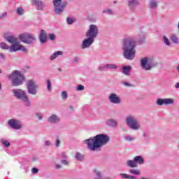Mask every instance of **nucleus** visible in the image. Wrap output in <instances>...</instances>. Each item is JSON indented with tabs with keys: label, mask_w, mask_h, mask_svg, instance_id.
<instances>
[{
	"label": "nucleus",
	"mask_w": 179,
	"mask_h": 179,
	"mask_svg": "<svg viewBox=\"0 0 179 179\" xmlns=\"http://www.w3.org/2000/svg\"><path fill=\"white\" fill-rule=\"evenodd\" d=\"M33 4L36 5L38 10H43L45 8V4L41 0H33Z\"/></svg>",
	"instance_id": "obj_17"
},
{
	"label": "nucleus",
	"mask_w": 179,
	"mask_h": 179,
	"mask_svg": "<svg viewBox=\"0 0 179 179\" xmlns=\"http://www.w3.org/2000/svg\"><path fill=\"white\" fill-rule=\"evenodd\" d=\"M0 73H2V71L0 69Z\"/></svg>",
	"instance_id": "obj_57"
},
{
	"label": "nucleus",
	"mask_w": 179,
	"mask_h": 179,
	"mask_svg": "<svg viewBox=\"0 0 179 179\" xmlns=\"http://www.w3.org/2000/svg\"><path fill=\"white\" fill-rule=\"evenodd\" d=\"M58 55H62V52L61 51H57L55 52L51 57H50V59H55Z\"/></svg>",
	"instance_id": "obj_21"
},
{
	"label": "nucleus",
	"mask_w": 179,
	"mask_h": 179,
	"mask_svg": "<svg viewBox=\"0 0 179 179\" xmlns=\"http://www.w3.org/2000/svg\"><path fill=\"white\" fill-rule=\"evenodd\" d=\"M50 144H51V143H50V141H45V145L46 146H50Z\"/></svg>",
	"instance_id": "obj_46"
},
{
	"label": "nucleus",
	"mask_w": 179,
	"mask_h": 179,
	"mask_svg": "<svg viewBox=\"0 0 179 179\" xmlns=\"http://www.w3.org/2000/svg\"><path fill=\"white\" fill-rule=\"evenodd\" d=\"M13 93L14 96L18 99V100H21L26 103V106H30V101L29 100V97L26 92L20 89L18 90H13Z\"/></svg>",
	"instance_id": "obj_5"
},
{
	"label": "nucleus",
	"mask_w": 179,
	"mask_h": 179,
	"mask_svg": "<svg viewBox=\"0 0 179 179\" xmlns=\"http://www.w3.org/2000/svg\"><path fill=\"white\" fill-rule=\"evenodd\" d=\"M61 157H62L63 159H66V154H65V153H62Z\"/></svg>",
	"instance_id": "obj_42"
},
{
	"label": "nucleus",
	"mask_w": 179,
	"mask_h": 179,
	"mask_svg": "<svg viewBox=\"0 0 179 179\" xmlns=\"http://www.w3.org/2000/svg\"><path fill=\"white\" fill-rule=\"evenodd\" d=\"M60 143H61V142L58 139H57L56 143H55L56 147L58 148V146H59Z\"/></svg>",
	"instance_id": "obj_41"
},
{
	"label": "nucleus",
	"mask_w": 179,
	"mask_h": 179,
	"mask_svg": "<svg viewBox=\"0 0 179 179\" xmlns=\"http://www.w3.org/2000/svg\"><path fill=\"white\" fill-rule=\"evenodd\" d=\"M138 164H143L145 163V159L142 157V156H136L133 160H128L127 162V165L128 167H131V169H135L138 167Z\"/></svg>",
	"instance_id": "obj_7"
},
{
	"label": "nucleus",
	"mask_w": 179,
	"mask_h": 179,
	"mask_svg": "<svg viewBox=\"0 0 179 179\" xmlns=\"http://www.w3.org/2000/svg\"><path fill=\"white\" fill-rule=\"evenodd\" d=\"M70 108L72 109V106H70Z\"/></svg>",
	"instance_id": "obj_58"
},
{
	"label": "nucleus",
	"mask_w": 179,
	"mask_h": 179,
	"mask_svg": "<svg viewBox=\"0 0 179 179\" xmlns=\"http://www.w3.org/2000/svg\"><path fill=\"white\" fill-rule=\"evenodd\" d=\"M31 171L34 174H36V173H38V169L37 168H32Z\"/></svg>",
	"instance_id": "obj_39"
},
{
	"label": "nucleus",
	"mask_w": 179,
	"mask_h": 179,
	"mask_svg": "<svg viewBox=\"0 0 179 179\" xmlns=\"http://www.w3.org/2000/svg\"><path fill=\"white\" fill-rule=\"evenodd\" d=\"M177 69H178V71L179 72V66H178Z\"/></svg>",
	"instance_id": "obj_56"
},
{
	"label": "nucleus",
	"mask_w": 179,
	"mask_h": 179,
	"mask_svg": "<svg viewBox=\"0 0 179 179\" xmlns=\"http://www.w3.org/2000/svg\"><path fill=\"white\" fill-rule=\"evenodd\" d=\"M99 69H100L101 71H104V69H106V65H105V66H100V67H99Z\"/></svg>",
	"instance_id": "obj_43"
},
{
	"label": "nucleus",
	"mask_w": 179,
	"mask_h": 179,
	"mask_svg": "<svg viewBox=\"0 0 179 179\" xmlns=\"http://www.w3.org/2000/svg\"><path fill=\"white\" fill-rule=\"evenodd\" d=\"M62 98L63 99V100L68 99V94L66 93V92L63 91L62 92Z\"/></svg>",
	"instance_id": "obj_31"
},
{
	"label": "nucleus",
	"mask_w": 179,
	"mask_h": 179,
	"mask_svg": "<svg viewBox=\"0 0 179 179\" xmlns=\"http://www.w3.org/2000/svg\"><path fill=\"white\" fill-rule=\"evenodd\" d=\"M171 41L173 42V43H178V37L176 36V35H172L171 36Z\"/></svg>",
	"instance_id": "obj_30"
},
{
	"label": "nucleus",
	"mask_w": 179,
	"mask_h": 179,
	"mask_svg": "<svg viewBox=\"0 0 179 179\" xmlns=\"http://www.w3.org/2000/svg\"><path fill=\"white\" fill-rule=\"evenodd\" d=\"M20 40L25 44H31L36 38L31 34H22L19 36Z\"/></svg>",
	"instance_id": "obj_9"
},
{
	"label": "nucleus",
	"mask_w": 179,
	"mask_h": 179,
	"mask_svg": "<svg viewBox=\"0 0 179 179\" xmlns=\"http://www.w3.org/2000/svg\"><path fill=\"white\" fill-rule=\"evenodd\" d=\"M39 40L42 44H45V43H47V32H45L44 29H42L41 31Z\"/></svg>",
	"instance_id": "obj_18"
},
{
	"label": "nucleus",
	"mask_w": 179,
	"mask_h": 179,
	"mask_svg": "<svg viewBox=\"0 0 179 179\" xmlns=\"http://www.w3.org/2000/svg\"><path fill=\"white\" fill-rule=\"evenodd\" d=\"M150 7L151 8H157V3L156 1H151L150 3Z\"/></svg>",
	"instance_id": "obj_33"
},
{
	"label": "nucleus",
	"mask_w": 179,
	"mask_h": 179,
	"mask_svg": "<svg viewBox=\"0 0 179 179\" xmlns=\"http://www.w3.org/2000/svg\"><path fill=\"white\" fill-rule=\"evenodd\" d=\"M5 16H6V14H2L1 15H0V19H3Z\"/></svg>",
	"instance_id": "obj_49"
},
{
	"label": "nucleus",
	"mask_w": 179,
	"mask_h": 179,
	"mask_svg": "<svg viewBox=\"0 0 179 179\" xmlns=\"http://www.w3.org/2000/svg\"><path fill=\"white\" fill-rule=\"evenodd\" d=\"M49 38L50 40H55V35L52 34H49Z\"/></svg>",
	"instance_id": "obj_38"
},
{
	"label": "nucleus",
	"mask_w": 179,
	"mask_h": 179,
	"mask_svg": "<svg viewBox=\"0 0 179 179\" xmlns=\"http://www.w3.org/2000/svg\"><path fill=\"white\" fill-rule=\"evenodd\" d=\"M141 66L143 69H145V71H150L152 66L150 64L148 63V57H144L141 59Z\"/></svg>",
	"instance_id": "obj_16"
},
{
	"label": "nucleus",
	"mask_w": 179,
	"mask_h": 179,
	"mask_svg": "<svg viewBox=\"0 0 179 179\" xmlns=\"http://www.w3.org/2000/svg\"><path fill=\"white\" fill-rule=\"evenodd\" d=\"M124 139L125 141H127V142H131V141H135V138L131 136H126Z\"/></svg>",
	"instance_id": "obj_32"
},
{
	"label": "nucleus",
	"mask_w": 179,
	"mask_h": 179,
	"mask_svg": "<svg viewBox=\"0 0 179 179\" xmlns=\"http://www.w3.org/2000/svg\"><path fill=\"white\" fill-rule=\"evenodd\" d=\"M99 34V27L94 24H91L89 27L88 31L86 33V37H90L94 40Z\"/></svg>",
	"instance_id": "obj_8"
},
{
	"label": "nucleus",
	"mask_w": 179,
	"mask_h": 179,
	"mask_svg": "<svg viewBox=\"0 0 179 179\" xmlns=\"http://www.w3.org/2000/svg\"><path fill=\"white\" fill-rule=\"evenodd\" d=\"M164 41L166 45H170V41H169V38H167L166 36H164Z\"/></svg>",
	"instance_id": "obj_35"
},
{
	"label": "nucleus",
	"mask_w": 179,
	"mask_h": 179,
	"mask_svg": "<svg viewBox=\"0 0 179 179\" xmlns=\"http://www.w3.org/2000/svg\"><path fill=\"white\" fill-rule=\"evenodd\" d=\"M127 124L131 129H139V123H138L136 119L132 116H129L127 118Z\"/></svg>",
	"instance_id": "obj_10"
},
{
	"label": "nucleus",
	"mask_w": 179,
	"mask_h": 179,
	"mask_svg": "<svg viewBox=\"0 0 179 179\" xmlns=\"http://www.w3.org/2000/svg\"><path fill=\"white\" fill-rule=\"evenodd\" d=\"M122 69H123V73L124 75H129V72H131V69H132V68L130 66H123L122 67Z\"/></svg>",
	"instance_id": "obj_20"
},
{
	"label": "nucleus",
	"mask_w": 179,
	"mask_h": 179,
	"mask_svg": "<svg viewBox=\"0 0 179 179\" xmlns=\"http://www.w3.org/2000/svg\"><path fill=\"white\" fill-rule=\"evenodd\" d=\"M8 124L13 129H20L22 128V123L19 120L10 119L8 122Z\"/></svg>",
	"instance_id": "obj_12"
},
{
	"label": "nucleus",
	"mask_w": 179,
	"mask_h": 179,
	"mask_svg": "<svg viewBox=\"0 0 179 179\" xmlns=\"http://www.w3.org/2000/svg\"><path fill=\"white\" fill-rule=\"evenodd\" d=\"M77 90L78 92H81L82 90H85V87L82 85H79L78 87H77Z\"/></svg>",
	"instance_id": "obj_34"
},
{
	"label": "nucleus",
	"mask_w": 179,
	"mask_h": 179,
	"mask_svg": "<svg viewBox=\"0 0 179 179\" xmlns=\"http://www.w3.org/2000/svg\"><path fill=\"white\" fill-rule=\"evenodd\" d=\"M173 103H174V99H159L157 101V104H158V106H163V104H173Z\"/></svg>",
	"instance_id": "obj_14"
},
{
	"label": "nucleus",
	"mask_w": 179,
	"mask_h": 179,
	"mask_svg": "<svg viewBox=\"0 0 179 179\" xmlns=\"http://www.w3.org/2000/svg\"><path fill=\"white\" fill-rule=\"evenodd\" d=\"M1 143L6 147L9 148L10 146V143L7 140H1Z\"/></svg>",
	"instance_id": "obj_28"
},
{
	"label": "nucleus",
	"mask_w": 179,
	"mask_h": 179,
	"mask_svg": "<svg viewBox=\"0 0 179 179\" xmlns=\"http://www.w3.org/2000/svg\"><path fill=\"white\" fill-rule=\"evenodd\" d=\"M67 23H69V24H72L73 23V20L72 18H67Z\"/></svg>",
	"instance_id": "obj_37"
},
{
	"label": "nucleus",
	"mask_w": 179,
	"mask_h": 179,
	"mask_svg": "<svg viewBox=\"0 0 179 179\" xmlns=\"http://www.w3.org/2000/svg\"><path fill=\"white\" fill-rule=\"evenodd\" d=\"M56 167L57 170H59V169H62V166L59 165V164H56Z\"/></svg>",
	"instance_id": "obj_45"
},
{
	"label": "nucleus",
	"mask_w": 179,
	"mask_h": 179,
	"mask_svg": "<svg viewBox=\"0 0 179 179\" xmlns=\"http://www.w3.org/2000/svg\"><path fill=\"white\" fill-rule=\"evenodd\" d=\"M8 78L9 80H11L13 86H20L23 85V81L24 80V76L18 71H13Z\"/></svg>",
	"instance_id": "obj_4"
},
{
	"label": "nucleus",
	"mask_w": 179,
	"mask_h": 179,
	"mask_svg": "<svg viewBox=\"0 0 179 179\" xmlns=\"http://www.w3.org/2000/svg\"><path fill=\"white\" fill-rule=\"evenodd\" d=\"M36 116H37V117L38 118V120H42V117H41V115H38V114H36Z\"/></svg>",
	"instance_id": "obj_52"
},
{
	"label": "nucleus",
	"mask_w": 179,
	"mask_h": 179,
	"mask_svg": "<svg viewBox=\"0 0 179 179\" xmlns=\"http://www.w3.org/2000/svg\"><path fill=\"white\" fill-rule=\"evenodd\" d=\"M123 50V55L126 59H134L135 58V41L132 38L124 39Z\"/></svg>",
	"instance_id": "obj_2"
},
{
	"label": "nucleus",
	"mask_w": 179,
	"mask_h": 179,
	"mask_svg": "<svg viewBox=\"0 0 179 179\" xmlns=\"http://www.w3.org/2000/svg\"><path fill=\"white\" fill-rule=\"evenodd\" d=\"M0 57L1 58H2V59H5V56L3 55V54L0 53Z\"/></svg>",
	"instance_id": "obj_50"
},
{
	"label": "nucleus",
	"mask_w": 179,
	"mask_h": 179,
	"mask_svg": "<svg viewBox=\"0 0 179 179\" xmlns=\"http://www.w3.org/2000/svg\"><path fill=\"white\" fill-rule=\"evenodd\" d=\"M0 90H1V83H0Z\"/></svg>",
	"instance_id": "obj_59"
},
{
	"label": "nucleus",
	"mask_w": 179,
	"mask_h": 179,
	"mask_svg": "<svg viewBox=\"0 0 179 179\" xmlns=\"http://www.w3.org/2000/svg\"><path fill=\"white\" fill-rule=\"evenodd\" d=\"M93 43H94V39L87 37V38H85L82 43V48L83 50H85V48H89V47L93 44Z\"/></svg>",
	"instance_id": "obj_13"
},
{
	"label": "nucleus",
	"mask_w": 179,
	"mask_h": 179,
	"mask_svg": "<svg viewBox=\"0 0 179 179\" xmlns=\"http://www.w3.org/2000/svg\"><path fill=\"white\" fill-rule=\"evenodd\" d=\"M37 87H38V86L36 85L34 81L30 80L27 82V89L29 94H32L33 96L36 95L37 93Z\"/></svg>",
	"instance_id": "obj_11"
},
{
	"label": "nucleus",
	"mask_w": 179,
	"mask_h": 179,
	"mask_svg": "<svg viewBox=\"0 0 179 179\" xmlns=\"http://www.w3.org/2000/svg\"><path fill=\"white\" fill-rule=\"evenodd\" d=\"M0 47L2 48V50H9V48H10V47H8L5 43H0Z\"/></svg>",
	"instance_id": "obj_26"
},
{
	"label": "nucleus",
	"mask_w": 179,
	"mask_h": 179,
	"mask_svg": "<svg viewBox=\"0 0 179 179\" xmlns=\"http://www.w3.org/2000/svg\"><path fill=\"white\" fill-rule=\"evenodd\" d=\"M62 164H65L66 166L68 165V162H66V160H62Z\"/></svg>",
	"instance_id": "obj_44"
},
{
	"label": "nucleus",
	"mask_w": 179,
	"mask_h": 179,
	"mask_svg": "<svg viewBox=\"0 0 179 179\" xmlns=\"http://www.w3.org/2000/svg\"><path fill=\"white\" fill-rule=\"evenodd\" d=\"M94 173H95V174H96V177L98 178H100V172H99L98 171H94Z\"/></svg>",
	"instance_id": "obj_40"
},
{
	"label": "nucleus",
	"mask_w": 179,
	"mask_h": 179,
	"mask_svg": "<svg viewBox=\"0 0 179 179\" xmlns=\"http://www.w3.org/2000/svg\"><path fill=\"white\" fill-rule=\"evenodd\" d=\"M6 40L12 44L9 48L10 52H16V51H23L24 52H27V48L20 45V42L17 41L15 36H5Z\"/></svg>",
	"instance_id": "obj_3"
},
{
	"label": "nucleus",
	"mask_w": 179,
	"mask_h": 179,
	"mask_svg": "<svg viewBox=\"0 0 179 179\" xmlns=\"http://www.w3.org/2000/svg\"><path fill=\"white\" fill-rule=\"evenodd\" d=\"M109 101L113 104H120L121 99L117 96L116 94L112 93L108 97Z\"/></svg>",
	"instance_id": "obj_15"
},
{
	"label": "nucleus",
	"mask_w": 179,
	"mask_h": 179,
	"mask_svg": "<svg viewBox=\"0 0 179 179\" xmlns=\"http://www.w3.org/2000/svg\"><path fill=\"white\" fill-rule=\"evenodd\" d=\"M122 177H123V178H128L129 175H127V174H122Z\"/></svg>",
	"instance_id": "obj_47"
},
{
	"label": "nucleus",
	"mask_w": 179,
	"mask_h": 179,
	"mask_svg": "<svg viewBox=\"0 0 179 179\" xmlns=\"http://www.w3.org/2000/svg\"><path fill=\"white\" fill-rule=\"evenodd\" d=\"M17 15H19L20 16H22L24 13V10L22 8H17V10H16Z\"/></svg>",
	"instance_id": "obj_29"
},
{
	"label": "nucleus",
	"mask_w": 179,
	"mask_h": 179,
	"mask_svg": "<svg viewBox=\"0 0 179 179\" xmlns=\"http://www.w3.org/2000/svg\"><path fill=\"white\" fill-rule=\"evenodd\" d=\"M47 85H48V90H51V81H50V80H48Z\"/></svg>",
	"instance_id": "obj_36"
},
{
	"label": "nucleus",
	"mask_w": 179,
	"mask_h": 179,
	"mask_svg": "<svg viewBox=\"0 0 179 179\" xmlns=\"http://www.w3.org/2000/svg\"><path fill=\"white\" fill-rule=\"evenodd\" d=\"M129 173L130 174H134V176H139V174H141V171L138 169H131Z\"/></svg>",
	"instance_id": "obj_23"
},
{
	"label": "nucleus",
	"mask_w": 179,
	"mask_h": 179,
	"mask_svg": "<svg viewBox=\"0 0 179 179\" xmlns=\"http://www.w3.org/2000/svg\"><path fill=\"white\" fill-rule=\"evenodd\" d=\"M136 5H138V1L129 0V6H136Z\"/></svg>",
	"instance_id": "obj_24"
},
{
	"label": "nucleus",
	"mask_w": 179,
	"mask_h": 179,
	"mask_svg": "<svg viewBox=\"0 0 179 179\" xmlns=\"http://www.w3.org/2000/svg\"><path fill=\"white\" fill-rule=\"evenodd\" d=\"M124 85H125V86H131V85L129 84L128 83H125Z\"/></svg>",
	"instance_id": "obj_53"
},
{
	"label": "nucleus",
	"mask_w": 179,
	"mask_h": 179,
	"mask_svg": "<svg viewBox=\"0 0 179 179\" xmlns=\"http://www.w3.org/2000/svg\"><path fill=\"white\" fill-rule=\"evenodd\" d=\"M84 142L87 145L90 150L96 152V150H99L101 146H104V145L110 142V137L106 134H98L92 138L85 140Z\"/></svg>",
	"instance_id": "obj_1"
},
{
	"label": "nucleus",
	"mask_w": 179,
	"mask_h": 179,
	"mask_svg": "<svg viewBox=\"0 0 179 179\" xmlns=\"http://www.w3.org/2000/svg\"><path fill=\"white\" fill-rule=\"evenodd\" d=\"M108 124L110 127H117V122L115 120H109L108 121Z\"/></svg>",
	"instance_id": "obj_27"
},
{
	"label": "nucleus",
	"mask_w": 179,
	"mask_h": 179,
	"mask_svg": "<svg viewBox=\"0 0 179 179\" xmlns=\"http://www.w3.org/2000/svg\"><path fill=\"white\" fill-rule=\"evenodd\" d=\"M114 3H116V2H115V1H114Z\"/></svg>",
	"instance_id": "obj_60"
},
{
	"label": "nucleus",
	"mask_w": 179,
	"mask_h": 179,
	"mask_svg": "<svg viewBox=\"0 0 179 179\" xmlns=\"http://www.w3.org/2000/svg\"><path fill=\"white\" fill-rule=\"evenodd\" d=\"M53 6L55 8V12L57 15H61L66 6V2L62 0H53Z\"/></svg>",
	"instance_id": "obj_6"
},
{
	"label": "nucleus",
	"mask_w": 179,
	"mask_h": 179,
	"mask_svg": "<svg viewBox=\"0 0 179 179\" xmlns=\"http://www.w3.org/2000/svg\"><path fill=\"white\" fill-rule=\"evenodd\" d=\"M106 69H117L115 64H106Z\"/></svg>",
	"instance_id": "obj_25"
},
{
	"label": "nucleus",
	"mask_w": 179,
	"mask_h": 179,
	"mask_svg": "<svg viewBox=\"0 0 179 179\" xmlns=\"http://www.w3.org/2000/svg\"><path fill=\"white\" fill-rule=\"evenodd\" d=\"M108 12L109 13H111V10H108Z\"/></svg>",
	"instance_id": "obj_55"
},
{
	"label": "nucleus",
	"mask_w": 179,
	"mask_h": 179,
	"mask_svg": "<svg viewBox=\"0 0 179 179\" xmlns=\"http://www.w3.org/2000/svg\"><path fill=\"white\" fill-rule=\"evenodd\" d=\"M48 121L51 124H55V122H59V117H57L56 115H52Z\"/></svg>",
	"instance_id": "obj_19"
},
{
	"label": "nucleus",
	"mask_w": 179,
	"mask_h": 179,
	"mask_svg": "<svg viewBox=\"0 0 179 179\" xmlns=\"http://www.w3.org/2000/svg\"><path fill=\"white\" fill-rule=\"evenodd\" d=\"M58 71H59V72H62V69H58Z\"/></svg>",
	"instance_id": "obj_54"
},
{
	"label": "nucleus",
	"mask_w": 179,
	"mask_h": 179,
	"mask_svg": "<svg viewBox=\"0 0 179 179\" xmlns=\"http://www.w3.org/2000/svg\"><path fill=\"white\" fill-rule=\"evenodd\" d=\"M175 87L179 89V82L176 84Z\"/></svg>",
	"instance_id": "obj_51"
},
{
	"label": "nucleus",
	"mask_w": 179,
	"mask_h": 179,
	"mask_svg": "<svg viewBox=\"0 0 179 179\" xmlns=\"http://www.w3.org/2000/svg\"><path fill=\"white\" fill-rule=\"evenodd\" d=\"M76 159H77V160H79L80 162H82V160L85 159V157L80 152H76Z\"/></svg>",
	"instance_id": "obj_22"
},
{
	"label": "nucleus",
	"mask_w": 179,
	"mask_h": 179,
	"mask_svg": "<svg viewBox=\"0 0 179 179\" xmlns=\"http://www.w3.org/2000/svg\"><path fill=\"white\" fill-rule=\"evenodd\" d=\"M128 178H129V179H135V178H136V177L132 176H129V175Z\"/></svg>",
	"instance_id": "obj_48"
}]
</instances>
